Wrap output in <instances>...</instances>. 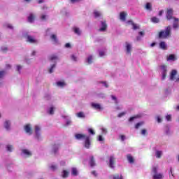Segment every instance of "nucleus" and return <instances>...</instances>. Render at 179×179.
Wrapping results in <instances>:
<instances>
[{"label": "nucleus", "instance_id": "f257e3e1", "mask_svg": "<svg viewBox=\"0 0 179 179\" xmlns=\"http://www.w3.org/2000/svg\"><path fill=\"white\" fill-rule=\"evenodd\" d=\"M76 139H78V141H80L82 139L85 140L84 146L86 148V149H90V145H92V143L90 142V136H86V134H76L75 135Z\"/></svg>", "mask_w": 179, "mask_h": 179}, {"label": "nucleus", "instance_id": "f03ea898", "mask_svg": "<svg viewBox=\"0 0 179 179\" xmlns=\"http://www.w3.org/2000/svg\"><path fill=\"white\" fill-rule=\"evenodd\" d=\"M171 37V26L169 25L165 27V30H162L158 33V38H169Z\"/></svg>", "mask_w": 179, "mask_h": 179}, {"label": "nucleus", "instance_id": "7ed1b4c3", "mask_svg": "<svg viewBox=\"0 0 179 179\" xmlns=\"http://www.w3.org/2000/svg\"><path fill=\"white\" fill-rule=\"evenodd\" d=\"M173 13H174V10H173V8L166 9V18L167 19V20H173V19L176 18V17L173 16Z\"/></svg>", "mask_w": 179, "mask_h": 179}, {"label": "nucleus", "instance_id": "20e7f679", "mask_svg": "<svg viewBox=\"0 0 179 179\" xmlns=\"http://www.w3.org/2000/svg\"><path fill=\"white\" fill-rule=\"evenodd\" d=\"M40 131H41V128L40 127V126L38 125H36L35 126V134H36V138H37V139H40Z\"/></svg>", "mask_w": 179, "mask_h": 179}, {"label": "nucleus", "instance_id": "39448f33", "mask_svg": "<svg viewBox=\"0 0 179 179\" xmlns=\"http://www.w3.org/2000/svg\"><path fill=\"white\" fill-rule=\"evenodd\" d=\"M91 107H92V108H94V110H99V111H101V110H103V107H101V105H100V103H92Z\"/></svg>", "mask_w": 179, "mask_h": 179}, {"label": "nucleus", "instance_id": "423d86ee", "mask_svg": "<svg viewBox=\"0 0 179 179\" xmlns=\"http://www.w3.org/2000/svg\"><path fill=\"white\" fill-rule=\"evenodd\" d=\"M24 129L27 134H29V135H31V134H33V130L31 129L30 124H26L24 127Z\"/></svg>", "mask_w": 179, "mask_h": 179}, {"label": "nucleus", "instance_id": "0eeeda50", "mask_svg": "<svg viewBox=\"0 0 179 179\" xmlns=\"http://www.w3.org/2000/svg\"><path fill=\"white\" fill-rule=\"evenodd\" d=\"M27 41L30 43L31 44H34L37 43V40H36L33 36L30 35L27 36Z\"/></svg>", "mask_w": 179, "mask_h": 179}, {"label": "nucleus", "instance_id": "6e6552de", "mask_svg": "<svg viewBox=\"0 0 179 179\" xmlns=\"http://www.w3.org/2000/svg\"><path fill=\"white\" fill-rule=\"evenodd\" d=\"M115 163V158L114 156H110L109 159V166L110 169H114V164Z\"/></svg>", "mask_w": 179, "mask_h": 179}, {"label": "nucleus", "instance_id": "1a4fd4ad", "mask_svg": "<svg viewBox=\"0 0 179 179\" xmlns=\"http://www.w3.org/2000/svg\"><path fill=\"white\" fill-rule=\"evenodd\" d=\"M172 20H173V29H178V27H179V19L175 17V18L172 19Z\"/></svg>", "mask_w": 179, "mask_h": 179}, {"label": "nucleus", "instance_id": "9d476101", "mask_svg": "<svg viewBox=\"0 0 179 179\" xmlns=\"http://www.w3.org/2000/svg\"><path fill=\"white\" fill-rule=\"evenodd\" d=\"M132 51V46L130 45L129 43L126 42V52L127 54H131Z\"/></svg>", "mask_w": 179, "mask_h": 179}, {"label": "nucleus", "instance_id": "9b49d317", "mask_svg": "<svg viewBox=\"0 0 179 179\" xmlns=\"http://www.w3.org/2000/svg\"><path fill=\"white\" fill-rule=\"evenodd\" d=\"M177 75V70H172L170 74V80H174L176 76Z\"/></svg>", "mask_w": 179, "mask_h": 179}, {"label": "nucleus", "instance_id": "f8f14e48", "mask_svg": "<svg viewBox=\"0 0 179 179\" xmlns=\"http://www.w3.org/2000/svg\"><path fill=\"white\" fill-rule=\"evenodd\" d=\"M159 48H161V50H167V43H166V42L161 41L159 43Z\"/></svg>", "mask_w": 179, "mask_h": 179}, {"label": "nucleus", "instance_id": "ddd939ff", "mask_svg": "<svg viewBox=\"0 0 179 179\" xmlns=\"http://www.w3.org/2000/svg\"><path fill=\"white\" fill-rule=\"evenodd\" d=\"M107 30V23L106 21L101 22V27L99 29V31H106Z\"/></svg>", "mask_w": 179, "mask_h": 179}, {"label": "nucleus", "instance_id": "4468645a", "mask_svg": "<svg viewBox=\"0 0 179 179\" xmlns=\"http://www.w3.org/2000/svg\"><path fill=\"white\" fill-rule=\"evenodd\" d=\"M127 157L129 163H130L131 164H133V163H135V159H134V157L131 155V154H128L127 155Z\"/></svg>", "mask_w": 179, "mask_h": 179}, {"label": "nucleus", "instance_id": "2eb2a0df", "mask_svg": "<svg viewBox=\"0 0 179 179\" xmlns=\"http://www.w3.org/2000/svg\"><path fill=\"white\" fill-rule=\"evenodd\" d=\"M164 176L162 173H155L152 176L153 179H163Z\"/></svg>", "mask_w": 179, "mask_h": 179}, {"label": "nucleus", "instance_id": "dca6fc26", "mask_svg": "<svg viewBox=\"0 0 179 179\" xmlns=\"http://www.w3.org/2000/svg\"><path fill=\"white\" fill-rule=\"evenodd\" d=\"M23 155H24L25 156H27V157H30V156H31V152H30L29 150L27 149H23L22 150Z\"/></svg>", "mask_w": 179, "mask_h": 179}, {"label": "nucleus", "instance_id": "f3484780", "mask_svg": "<svg viewBox=\"0 0 179 179\" xmlns=\"http://www.w3.org/2000/svg\"><path fill=\"white\" fill-rule=\"evenodd\" d=\"M34 19H36V16L34 15V14L31 13L28 17V22L29 23H33L34 22Z\"/></svg>", "mask_w": 179, "mask_h": 179}, {"label": "nucleus", "instance_id": "a211bd4d", "mask_svg": "<svg viewBox=\"0 0 179 179\" xmlns=\"http://www.w3.org/2000/svg\"><path fill=\"white\" fill-rule=\"evenodd\" d=\"M120 20H122V22H125V20H127V13H125L124 12L120 13Z\"/></svg>", "mask_w": 179, "mask_h": 179}, {"label": "nucleus", "instance_id": "6ab92c4d", "mask_svg": "<svg viewBox=\"0 0 179 179\" xmlns=\"http://www.w3.org/2000/svg\"><path fill=\"white\" fill-rule=\"evenodd\" d=\"M68 177H69V171H68L66 170H64L62 171V178H68Z\"/></svg>", "mask_w": 179, "mask_h": 179}, {"label": "nucleus", "instance_id": "aec40b11", "mask_svg": "<svg viewBox=\"0 0 179 179\" xmlns=\"http://www.w3.org/2000/svg\"><path fill=\"white\" fill-rule=\"evenodd\" d=\"M90 165L91 167H94L96 166V162H94V157H91L90 160Z\"/></svg>", "mask_w": 179, "mask_h": 179}, {"label": "nucleus", "instance_id": "412c9836", "mask_svg": "<svg viewBox=\"0 0 179 179\" xmlns=\"http://www.w3.org/2000/svg\"><path fill=\"white\" fill-rule=\"evenodd\" d=\"M57 86H58L59 87H64V86H66V83H65V82L64 81H58L56 83Z\"/></svg>", "mask_w": 179, "mask_h": 179}, {"label": "nucleus", "instance_id": "4be33fe9", "mask_svg": "<svg viewBox=\"0 0 179 179\" xmlns=\"http://www.w3.org/2000/svg\"><path fill=\"white\" fill-rule=\"evenodd\" d=\"M129 23H131V26H133V30H138L139 29V26L134 23V21H129Z\"/></svg>", "mask_w": 179, "mask_h": 179}, {"label": "nucleus", "instance_id": "5701e85b", "mask_svg": "<svg viewBox=\"0 0 179 179\" xmlns=\"http://www.w3.org/2000/svg\"><path fill=\"white\" fill-rule=\"evenodd\" d=\"M151 22L152 23H159L160 22V19H159L157 17H151Z\"/></svg>", "mask_w": 179, "mask_h": 179}, {"label": "nucleus", "instance_id": "b1692460", "mask_svg": "<svg viewBox=\"0 0 179 179\" xmlns=\"http://www.w3.org/2000/svg\"><path fill=\"white\" fill-rule=\"evenodd\" d=\"M50 38L54 41V43H58V38H57V35L52 34L50 36Z\"/></svg>", "mask_w": 179, "mask_h": 179}, {"label": "nucleus", "instance_id": "393cba45", "mask_svg": "<svg viewBox=\"0 0 179 179\" xmlns=\"http://www.w3.org/2000/svg\"><path fill=\"white\" fill-rule=\"evenodd\" d=\"M4 127L6 128V129H9V128H10V122H9V120H6L4 123Z\"/></svg>", "mask_w": 179, "mask_h": 179}, {"label": "nucleus", "instance_id": "a878e982", "mask_svg": "<svg viewBox=\"0 0 179 179\" xmlns=\"http://www.w3.org/2000/svg\"><path fill=\"white\" fill-rule=\"evenodd\" d=\"M168 61H176V56L174 55H169V57L167 58Z\"/></svg>", "mask_w": 179, "mask_h": 179}, {"label": "nucleus", "instance_id": "bb28decb", "mask_svg": "<svg viewBox=\"0 0 179 179\" xmlns=\"http://www.w3.org/2000/svg\"><path fill=\"white\" fill-rule=\"evenodd\" d=\"M113 179H124L122 175L115 174L113 176Z\"/></svg>", "mask_w": 179, "mask_h": 179}, {"label": "nucleus", "instance_id": "cd10ccee", "mask_svg": "<svg viewBox=\"0 0 179 179\" xmlns=\"http://www.w3.org/2000/svg\"><path fill=\"white\" fill-rule=\"evenodd\" d=\"M143 124H144L143 122H140L138 123H136L135 125L136 129H138V128H141V127H142V125H143Z\"/></svg>", "mask_w": 179, "mask_h": 179}, {"label": "nucleus", "instance_id": "c85d7f7f", "mask_svg": "<svg viewBox=\"0 0 179 179\" xmlns=\"http://www.w3.org/2000/svg\"><path fill=\"white\" fill-rule=\"evenodd\" d=\"M145 9H147V10H152V4L150 3H147L145 5Z\"/></svg>", "mask_w": 179, "mask_h": 179}, {"label": "nucleus", "instance_id": "c756f323", "mask_svg": "<svg viewBox=\"0 0 179 179\" xmlns=\"http://www.w3.org/2000/svg\"><path fill=\"white\" fill-rule=\"evenodd\" d=\"M77 117H78V118H85V113H83V112H79L77 113Z\"/></svg>", "mask_w": 179, "mask_h": 179}, {"label": "nucleus", "instance_id": "7c9ffc66", "mask_svg": "<svg viewBox=\"0 0 179 179\" xmlns=\"http://www.w3.org/2000/svg\"><path fill=\"white\" fill-rule=\"evenodd\" d=\"M94 17H100V16H101V13L97 10L94 11Z\"/></svg>", "mask_w": 179, "mask_h": 179}, {"label": "nucleus", "instance_id": "2f4dec72", "mask_svg": "<svg viewBox=\"0 0 179 179\" xmlns=\"http://www.w3.org/2000/svg\"><path fill=\"white\" fill-rule=\"evenodd\" d=\"M161 69L162 70V73H167V66L166 65L161 66Z\"/></svg>", "mask_w": 179, "mask_h": 179}, {"label": "nucleus", "instance_id": "473e14b6", "mask_svg": "<svg viewBox=\"0 0 179 179\" xmlns=\"http://www.w3.org/2000/svg\"><path fill=\"white\" fill-rule=\"evenodd\" d=\"M141 134L145 136V135H148V130H146V129H141Z\"/></svg>", "mask_w": 179, "mask_h": 179}, {"label": "nucleus", "instance_id": "72a5a7b5", "mask_svg": "<svg viewBox=\"0 0 179 179\" xmlns=\"http://www.w3.org/2000/svg\"><path fill=\"white\" fill-rule=\"evenodd\" d=\"M55 59H58V57L55 55H52L50 57V61H54Z\"/></svg>", "mask_w": 179, "mask_h": 179}, {"label": "nucleus", "instance_id": "f704fd0d", "mask_svg": "<svg viewBox=\"0 0 179 179\" xmlns=\"http://www.w3.org/2000/svg\"><path fill=\"white\" fill-rule=\"evenodd\" d=\"M72 175L73 176H78V169L76 168L72 169Z\"/></svg>", "mask_w": 179, "mask_h": 179}, {"label": "nucleus", "instance_id": "c9c22d12", "mask_svg": "<svg viewBox=\"0 0 179 179\" xmlns=\"http://www.w3.org/2000/svg\"><path fill=\"white\" fill-rule=\"evenodd\" d=\"M74 33H76V34H78V36H80V30L79 29V28H74Z\"/></svg>", "mask_w": 179, "mask_h": 179}, {"label": "nucleus", "instance_id": "e433bc0d", "mask_svg": "<svg viewBox=\"0 0 179 179\" xmlns=\"http://www.w3.org/2000/svg\"><path fill=\"white\" fill-rule=\"evenodd\" d=\"M56 65L52 64L51 67L49 69V73H52L54 72V68H55Z\"/></svg>", "mask_w": 179, "mask_h": 179}, {"label": "nucleus", "instance_id": "4c0bfd02", "mask_svg": "<svg viewBox=\"0 0 179 179\" xmlns=\"http://www.w3.org/2000/svg\"><path fill=\"white\" fill-rule=\"evenodd\" d=\"M156 156H157V159H160V157H162V151L157 150L156 152Z\"/></svg>", "mask_w": 179, "mask_h": 179}, {"label": "nucleus", "instance_id": "58836bf2", "mask_svg": "<svg viewBox=\"0 0 179 179\" xmlns=\"http://www.w3.org/2000/svg\"><path fill=\"white\" fill-rule=\"evenodd\" d=\"M50 169L51 170H52V171H55V170H57V169H58V166H57V165L52 164L50 166Z\"/></svg>", "mask_w": 179, "mask_h": 179}, {"label": "nucleus", "instance_id": "ea45409f", "mask_svg": "<svg viewBox=\"0 0 179 179\" xmlns=\"http://www.w3.org/2000/svg\"><path fill=\"white\" fill-rule=\"evenodd\" d=\"M6 149H7L8 152H12V149H13V146L10 145H8L6 146Z\"/></svg>", "mask_w": 179, "mask_h": 179}, {"label": "nucleus", "instance_id": "a19ab883", "mask_svg": "<svg viewBox=\"0 0 179 179\" xmlns=\"http://www.w3.org/2000/svg\"><path fill=\"white\" fill-rule=\"evenodd\" d=\"M152 170V173H154V174H157V166H153Z\"/></svg>", "mask_w": 179, "mask_h": 179}, {"label": "nucleus", "instance_id": "79ce46f5", "mask_svg": "<svg viewBox=\"0 0 179 179\" xmlns=\"http://www.w3.org/2000/svg\"><path fill=\"white\" fill-rule=\"evenodd\" d=\"M92 61H93V57L90 56V57L87 58V62H88L89 64H92Z\"/></svg>", "mask_w": 179, "mask_h": 179}, {"label": "nucleus", "instance_id": "37998d69", "mask_svg": "<svg viewBox=\"0 0 179 179\" xmlns=\"http://www.w3.org/2000/svg\"><path fill=\"white\" fill-rule=\"evenodd\" d=\"M88 132L89 134H90L91 135H94L96 133L94 132V130H93L92 129H88Z\"/></svg>", "mask_w": 179, "mask_h": 179}, {"label": "nucleus", "instance_id": "c03bdc74", "mask_svg": "<svg viewBox=\"0 0 179 179\" xmlns=\"http://www.w3.org/2000/svg\"><path fill=\"white\" fill-rule=\"evenodd\" d=\"M5 71H0V79H2V78H3V76H5Z\"/></svg>", "mask_w": 179, "mask_h": 179}, {"label": "nucleus", "instance_id": "a18cd8bd", "mask_svg": "<svg viewBox=\"0 0 179 179\" xmlns=\"http://www.w3.org/2000/svg\"><path fill=\"white\" fill-rule=\"evenodd\" d=\"M49 114H50L51 115H52V114H54V108L51 107L49 110Z\"/></svg>", "mask_w": 179, "mask_h": 179}, {"label": "nucleus", "instance_id": "49530a36", "mask_svg": "<svg viewBox=\"0 0 179 179\" xmlns=\"http://www.w3.org/2000/svg\"><path fill=\"white\" fill-rule=\"evenodd\" d=\"M125 114H126L125 112H122V113L118 114L117 117H119V118H121V117H124V115Z\"/></svg>", "mask_w": 179, "mask_h": 179}, {"label": "nucleus", "instance_id": "de8ad7c7", "mask_svg": "<svg viewBox=\"0 0 179 179\" xmlns=\"http://www.w3.org/2000/svg\"><path fill=\"white\" fill-rule=\"evenodd\" d=\"M98 141H99V142H103V141H104V138H103L102 136H99Z\"/></svg>", "mask_w": 179, "mask_h": 179}, {"label": "nucleus", "instance_id": "09e8293b", "mask_svg": "<svg viewBox=\"0 0 179 179\" xmlns=\"http://www.w3.org/2000/svg\"><path fill=\"white\" fill-rule=\"evenodd\" d=\"M20 69H22V66L17 65V70L19 72V73H20Z\"/></svg>", "mask_w": 179, "mask_h": 179}, {"label": "nucleus", "instance_id": "8fccbe9b", "mask_svg": "<svg viewBox=\"0 0 179 179\" xmlns=\"http://www.w3.org/2000/svg\"><path fill=\"white\" fill-rule=\"evenodd\" d=\"M166 119L167 120V121H171V115H168L166 117Z\"/></svg>", "mask_w": 179, "mask_h": 179}, {"label": "nucleus", "instance_id": "3c124183", "mask_svg": "<svg viewBox=\"0 0 179 179\" xmlns=\"http://www.w3.org/2000/svg\"><path fill=\"white\" fill-rule=\"evenodd\" d=\"M71 59H72L73 61L76 62V61H77V59H76V56H75L74 55H71Z\"/></svg>", "mask_w": 179, "mask_h": 179}, {"label": "nucleus", "instance_id": "603ef678", "mask_svg": "<svg viewBox=\"0 0 179 179\" xmlns=\"http://www.w3.org/2000/svg\"><path fill=\"white\" fill-rule=\"evenodd\" d=\"M6 26H7L8 29H13V26H12V24H8Z\"/></svg>", "mask_w": 179, "mask_h": 179}, {"label": "nucleus", "instance_id": "864d4df0", "mask_svg": "<svg viewBox=\"0 0 179 179\" xmlns=\"http://www.w3.org/2000/svg\"><path fill=\"white\" fill-rule=\"evenodd\" d=\"M166 76H167V73H162V79H166Z\"/></svg>", "mask_w": 179, "mask_h": 179}, {"label": "nucleus", "instance_id": "5fc2aeb1", "mask_svg": "<svg viewBox=\"0 0 179 179\" xmlns=\"http://www.w3.org/2000/svg\"><path fill=\"white\" fill-rule=\"evenodd\" d=\"M92 176H94V177H97V172H96V171H92Z\"/></svg>", "mask_w": 179, "mask_h": 179}, {"label": "nucleus", "instance_id": "6e6d98bb", "mask_svg": "<svg viewBox=\"0 0 179 179\" xmlns=\"http://www.w3.org/2000/svg\"><path fill=\"white\" fill-rule=\"evenodd\" d=\"M65 48H71V43H66L65 44Z\"/></svg>", "mask_w": 179, "mask_h": 179}, {"label": "nucleus", "instance_id": "4d7b16f0", "mask_svg": "<svg viewBox=\"0 0 179 179\" xmlns=\"http://www.w3.org/2000/svg\"><path fill=\"white\" fill-rule=\"evenodd\" d=\"M52 152L55 155V153H57V152H58V148H54Z\"/></svg>", "mask_w": 179, "mask_h": 179}, {"label": "nucleus", "instance_id": "13d9d810", "mask_svg": "<svg viewBox=\"0 0 179 179\" xmlns=\"http://www.w3.org/2000/svg\"><path fill=\"white\" fill-rule=\"evenodd\" d=\"M135 118H138V117H136V116L131 117L129 118V121H130V122L134 121V120H135Z\"/></svg>", "mask_w": 179, "mask_h": 179}, {"label": "nucleus", "instance_id": "bf43d9fd", "mask_svg": "<svg viewBox=\"0 0 179 179\" xmlns=\"http://www.w3.org/2000/svg\"><path fill=\"white\" fill-rule=\"evenodd\" d=\"M101 83L104 84L105 87H108V85L107 84V83L106 81L101 82Z\"/></svg>", "mask_w": 179, "mask_h": 179}, {"label": "nucleus", "instance_id": "052dcab7", "mask_svg": "<svg viewBox=\"0 0 179 179\" xmlns=\"http://www.w3.org/2000/svg\"><path fill=\"white\" fill-rule=\"evenodd\" d=\"M163 13H164V10H161L159 12V16H162V15H163Z\"/></svg>", "mask_w": 179, "mask_h": 179}, {"label": "nucleus", "instance_id": "680f3d73", "mask_svg": "<svg viewBox=\"0 0 179 179\" xmlns=\"http://www.w3.org/2000/svg\"><path fill=\"white\" fill-rule=\"evenodd\" d=\"M72 3H75L76 2H80V0H71Z\"/></svg>", "mask_w": 179, "mask_h": 179}, {"label": "nucleus", "instance_id": "e2e57ef3", "mask_svg": "<svg viewBox=\"0 0 179 179\" xmlns=\"http://www.w3.org/2000/svg\"><path fill=\"white\" fill-rule=\"evenodd\" d=\"M45 17H46L45 15H41V20H45Z\"/></svg>", "mask_w": 179, "mask_h": 179}, {"label": "nucleus", "instance_id": "0e129e2a", "mask_svg": "<svg viewBox=\"0 0 179 179\" xmlns=\"http://www.w3.org/2000/svg\"><path fill=\"white\" fill-rule=\"evenodd\" d=\"M111 98L113 100H115V101H117V97L114 95H111Z\"/></svg>", "mask_w": 179, "mask_h": 179}, {"label": "nucleus", "instance_id": "69168bd1", "mask_svg": "<svg viewBox=\"0 0 179 179\" xmlns=\"http://www.w3.org/2000/svg\"><path fill=\"white\" fill-rule=\"evenodd\" d=\"M120 138H121L122 141H125V136L121 135Z\"/></svg>", "mask_w": 179, "mask_h": 179}, {"label": "nucleus", "instance_id": "338daca9", "mask_svg": "<svg viewBox=\"0 0 179 179\" xmlns=\"http://www.w3.org/2000/svg\"><path fill=\"white\" fill-rule=\"evenodd\" d=\"M99 55L100 57H103L104 55V52L103 51L99 52Z\"/></svg>", "mask_w": 179, "mask_h": 179}, {"label": "nucleus", "instance_id": "774afa93", "mask_svg": "<svg viewBox=\"0 0 179 179\" xmlns=\"http://www.w3.org/2000/svg\"><path fill=\"white\" fill-rule=\"evenodd\" d=\"M38 3H44V0H38Z\"/></svg>", "mask_w": 179, "mask_h": 179}]
</instances>
